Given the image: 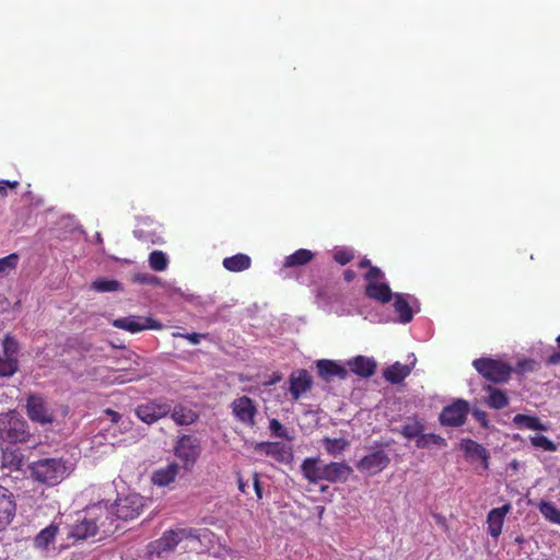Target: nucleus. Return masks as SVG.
<instances>
[{
	"label": "nucleus",
	"mask_w": 560,
	"mask_h": 560,
	"mask_svg": "<svg viewBox=\"0 0 560 560\" xmlns=\"http://www.w3.org/2000/svg\"><path fill=\"white\" fill-rule=\"evenodd\" d=\"M179 465L175 462L170 463L165 467L156 469L151 477L153 485L158 487H166L174 482L179 474Z\"/></svg>",
	"instance_id": "23"
},
{
	"label": "nucleus",
	"mask_w": 560,
	"mask_h": 560,
	"mask_svg": "<svg viewBox=\"0 0 560 560\" xmlns=\"http://www.w3.org/2000/svg\"><path fill=\"white\" fill-rule=\"evenodd\" d=\"M390 458L383 450H376L363 456L357 463V469L369 476H375L388 467Z\"/></svg>",
	"instance_id": "13"
},
{
	"label": "nucleus",
	"mask_w": 560,
	"mask_h": 560,
	"mask_svg": "<svg viewBox=\"0 0 560 560\" xmlns=\"http://www.w3.org/2000/svg\"><path fill=\"white\" fill-rule=\"evenodd\" d=\"M200 442L194 435L183 434L174 445V454L183 462V467L187 471L192 469L200 456Z\"/></svg>",
	"instance_id": "6"
},
{
	"label": "nucleus",
	"mask_w": 560,
	"mask_h": 560,
	"mask_svg": "<svg viewBox=\"0 0 560 560\" xmlns=\"http://www.w3.org/2000/svg\"><path fill=\"white\" fill-rule=\"evenodd\" d=\"M290 382V394L293 399L298 400L300 397L310 392L313 385L312 376L305 369L293 371L289 377Z\"/></svg>",
	"instance_id": "15"
},
{
	"label": "nucleus",
	"mask_w": 560,
	"mask_h": 560,
	"mask_svg": "<svg viewBox=\"0 0 560 560\" xmlns=\"http://www.w3.org/2000/svg\"><path fill=\"white\" fill-rule=\"evenodd\" d=\"M446 445L445 439L435 433L420 434L419 439L416 440V446L418 448H425L429 445Z\"/></svg>",
	"instance_id": "40"
},
{
	"label": "nucleus",
	"mask_w": 560,
	"mask_h": 560,
	"mask_svg": "<svg viewBox=\"0 0 560 560\" xmlns=\"http://www.w3.org/2000/svg\"><path fill=\"white\" fill-rule=\"evenodd\" d=\"M2 346H3V353L5 357H14L18 353V350H19L18 341L9 334L4 336Z\"/></svg>",
	"instance_id": "45"
},
{
	"label": "nucleus",
	"mask_w": 560,
	"mask_h": 560,
	"mask_svg": "<svg viewBox=\"0 0 560 560\" xmlns=\"http://www.w3.org/2000/svg\"><path fill=\"white\" fill-rule=\"evenodd\" d=\"M66 463L61 458L38 459L30 465L32 477L49 487L61 482L66 476Z\"/></svg>",
	"instance_id": "4"
},
{
	"label": "nucleus",
	"mask_w": 560,
	"mask_h": 560,
	"mask_svg": "<svg viewBox=\"0 0 560 560\" xmlns=\"http://www.w3.org/2000/svg\"><path fill=\"white\" fill-rule=\"evenodd\" d=\"M95 522L92 517H84L82 521L72 526L69 536L77 540L86 539L96 535Z\"/></svg>",
	"instance_id": "26"
},
{
	"label": "nucleus",
	"mask_w": 560,
	"mask_h": 560,
	"mask_svg": "<svg viewBox=\"0 0 560 560\" xmlns=\"http://www.w3.org/2000/svg\"><path fill=\"white\" fill-rule=\"evenodd\" d=\"M318 376L325 382H330L334 377L346 380L348 371L336 361L322 359L316 361Z\"/></svg>",
	"instance_id": "17"
},
{
	"label": "nucleus",
	"mask_w": 560,
	"mask_h": 560,
	"mask_svg": "<svg viewBox=\"0 0 560 560\" xmlns=\"http://www.w3.org/2000/svg\"><path fill=\"white\" fill-rule=\"evenodd\" d=\"M530 443L533 446L540 447L545 451L555 452L557 450V445L545 435L537 434L532 436Z\"/></svg>",
	"instance_id": "43"
},
{
	"label": "nucleus",
	"mask_w": 560,
	"mask_h": 560,
	"mask_svg": "<svg viewBox=\"0 0 560 560\" xmlns=\"http://www.w3.org/2000/svg\"><path fill=\"white\" fill-rule=\"evenodd\" d=\"M92 518L95 522L97 534L101 533L104 536H108L114 534L118 528V525L115 524L117 518L115 517L113 509L98 508V513Z\"/></svg>",
	"instance_id": "18"
},
{
	"label": "nucleus",
	"mask_w": 560,
	"mask_h": 560,
	"mask_svg": "<svg viewBox=\"0 0 560 560\" xmlns=\"http://www.w3.org/2000/svg\"><path fill=\"white\" fill-rule=\"evenodd\" d=\"M468 412L469 404L465 399H456L443 408L440 422L447 427H460L465 423Z\"/></svg>",
	"instance_id": "10"
},
{
	"label": "nucleus",
	"mask_w": 560,
	"mask_h": 560,
	"mask_svg": "<svg viewBox=\"0 0 560 560\" xmlns=\"http://www.w3.org/2000/svg\"><path fill=\"white\" fill-rule=\"evenodd\" d=\"M20 187L18 180H0V195L7 196L8 189L16 190Z\"/></svg>",
	"instance_id": "48"
},
{
	"label": "nucleus",
	"mask_w": 560,
	"mask_h": 560,
	"mask_svg": "<svg viewBox=\"0 0 560 560\" xmlns=\"http://www.w3.org/2000/svg\"><path fill=\"white\" fill-rule=\"evenodd\" d=\"M137 279L142 283H153L155 281V277L149 275H139Z\"/></svg>",
	"instance_id": "56"
},
{
	"label": "nucleus",
	"mask_w": 560,
	"mask_h": 560,
	"mask_svg": "<svg viewBox=\"0 0 560 560\" xmlns=\"http://www.w3.org/2000/svg\"><path fill=\"white\" fill-rule=\"evenodd\" d=\"M230 408L232 416L237 422L249 428L256 425L258 408L254 399L245 395L237 397L231 402Z\"/></svg>",
	"instance_id": "7"
},
{
	"label": "nucleus",
	"mask_w": 560,
	"mask_h": 560,
	"mask_svg": "<svg viewBox=\"0 0 560 560\" xmlns=\"http://www.w3.org/2000/svg\"><path fill=\"white\" fill-rule=\"evenodd\" d=\"M343 277L347 282H351L355 278V272L351 269H347L343 272Z\"/></svg>",
	"instance_id": "57"
},
{
	"label": "nucleus",
	"mask_w": 560,
	"mask_h": 560,
	"mask_svg": "<svg viewBox=\"0 0 560 560\" xmlns=\"http://www.w3.org/2000/svg\"><path fill=\"white\" fill-rule=\"evenodd\" d=\"M348 366L352 373L360 377H371L376 371V362L372 358L357 355L348 361Z\"/></svg>",
	"instance_id": "22"
},
{
	"label": "nucleus",
	"mask_w": 560,
	"mask_h": 560,
	"mask_svg": "<svg viewBox=\"0 0 560 560\" xmlns=\"http://www.w3.org/2000/svg\"><path fill=\"white\" fill-rule=\"evenodd\" d=\"M460 450L465 453L468 459H480L485 468L489 466L490 454L486 447L471 439H463L460 441Z\"/></svg>",
	"instance_id": "20"
},
{
	"label": "nucleus",
	"mask_w": 560,
	"mask_h": 560,
	"mask_svg": "<svg viewBox=\"0 0 560 560\" xmlns=\"http://www.w3.org/2000/svg\"><path fill=\"white\" fill-rule=\"evenodd\" d=\"M237 485H238V490L241 492H245L246 483L244 482V480L241 477L237 479Z\"/></svg>",
	"instance_id": "59"
},
{
	"label": "nucleus",
	"mask_w": 560,
	"mask_h": 560,
	"mask_svg": "<svg viewBox=\"0 0 560 560\" xmlns=\"http://www.w3.org/2000/svg\"><path fill=\"white\" fill-rule=\"evenodd\" d=\"M26 415L36 423L51 424L55 420L54 411L49 409L44 397L30 395L26 399Z\"/></svg>",
	"instance_id": "9"
},
{
	"label": "nucleus",
	"mask_w": 560,
	"mask_h": 560,
	"mask_svg": "<svg viewBox=\"0 0 560 560\" xmlns=\"http://www.w3.org/2000/svg\"><path fill=\"white\" fill-rule=\"evenodd\" d=\"M538 510L547 521L553 524H560V509H558L553 502L541 501L538 504Z\"/></svg>",
	"instance_id": "37"
},
{
	"label": "nucleus",
	"mask_w": 560,
	"mask_h": 560,
	"mask_svg": "<svg viewBox=\"0 0 560 560\" xmlns=\"http://www.w3.org/2000/svg\"><path fill=\"white\" fill-rule=\"evenodd\" d=\"M16 511L14 495L0 486V530H3L13 520Z\"/></svg>",
	"instance_id": "16"
},
{
	"label": "nucleus",
	"mask_w": 560,
	"mask_h": 560,
	"mask_svg": "<svg viewBox=\"0 0 560 560\" xmlns=\"http://www.w3.org/2000/svg\"><path fill=\"white\" fill-rule=\"evenodd\" d=\"M141 378V374L131 369L114 370L112 374L107 376V382L110 384H126L129 382L138 381Z\"/></svg>",
	"instance_id": "31"
},
{
	"label": "nucleus",
	"mask_w": 560,
	"mask_h": 560,
	"mask_svg": "<svg viewBox=\"0 0 560 560\" xmlns=\"http://www.w3.org/2000/svg\"><path fill=\"white\" fill-rule=\"evenodd\" d=\"M59 533V523L52 522L43 528L33 539V546L40 551H48L54 546Z\"/></svg>",
	"instance_id": "21"
},
{
	"label": "nucleus",
	"mask_w": 560,
	"mask_h": 560,
	"mask_svg": "<svg viewBox=\"0 0 560 560\" xmlns=\"http://www.w3.org/2000/svg\"><path fill=\"white\" fill-rule=\"evenodd\" d=\"M281 380H282V375L279 372H277V373H273L272 377L268 382H265L264 385H266V386L275 385L278 382H280Z\"/></svg>",
	"instance_id": "55"
},
{
	"label": "nucleus",
	"mask_w": 560,
	"mask_h": 560,
	"mask_svg": "<svg viewBox=\"0 0 560 560\" xmlns=\"http://www.w3.org/2000/svg\"><path fill=\"white\" fill-rule=\"evenodd\" d=\"M472 366L485 380L494 384L508 383L513 372L509 363L492 358L475 359Z\"/></svg>",
	"instance_id": "5"
},
{
	"label": "nucleus",
	"mask_w": 560,
	"mask_h": 560,
	"mask_svg": "<svg viewBox=\"0 0 560 560\" xmlns=\"http://www.w3.org/2000/svg\"><path fill=\"white\" fill-rule=\"evenodd\" d=\"M170 412V404L161 402L155 399L139 405L135 410L136 416L147 424H153L158 422L160 419L166 417Z\"/></svg>",
	"instance_id": "12"
},
{
	"label": "nucleus",
	"mask_w": 560,
	"mask_h": 560,
	"mask_svg": "<svg viewBox=\"0 0 560 560\" xmlns=\"http://www.w3.org/2000/svg\"><path fill=\"white\" fill-rule=\"evenodd\" d=\"M223 267L232 272H241L247 270L252 265V259L246 254H236L223 259Z\"/></svg>",
	"instance_id": "30"
},
{
	"label": "nucleus",
	"mask_w": 560,
	"mask_h": 560,
	"mask_svg": "<svg viewBox=\"0 0 560 560\" xmlns=\"http://www.w3.org/2000/svg\"><path fill=\"white\" fill-rule=\"evenodd\" d=\"M394 301V310L398 314L399 322L402 324H408L413 318V311L406 298L402 293H396L393 295Z\"/></svg>",
	"instance_id": "28"
},
{
	"label": "nucleus",
	"mask_w": 560,
	"mask_h": 560,
	"mask_svg": "<svg viewBox=\"0 0 560 560\" xmlns=\"http://www.w3.org/2000/svg\"><path fill=\"white\" fill-rule=\"evenodd\" d=\"M269 430L272 433V435L277 438L289 439L287 429L281 424V422L278 419L273 418L269 421Z\"/></svg>",
	"instance_id": "46"
},
{
	"label": "nucleus",
	"mask_w": 560,
	"mask_h": 560,
	"mask_svg": "<svg viewBox=\"0 0 560 560\" xmlns=\"http://www.w3.org/2000/svg\"><path fill=\"white\" fill-rule=\"evenodd\" d=\"M18 370V360L14 357H0V376H11Z\"/></svg>",
	"instance_id": "41"
},
{
	"label": "nucleus",
	"mask_w": 560,
	"mask_h": 560,
	"mask_svg": "<svg viewBox=\"0 0 560 560\" xmlns=\"http://www.w3.org/2000/svg\"><path fill=\"white\" fill-rule=\"evenodd\" d=\"M105 413L110 417V421L113 423H118L119 420L121 419V415L113 409H106Z\"/></svg>",
	"instance_id": "52"
},
{
	"label": "nucleus",
	"mask_w": 560,
	"mask_h": 560,
	"mask_svg": "<svg viewBox=\"0 0 560 560\" xmlns=\"http://www.w3.org/2000/svg\"><path fill=\"white\" fill-rule=\"evenodd\" d=\"M253 486H254L257 498L260 500L262 498V487H261V483L259 480V475L257 472H254Z\"/></svg>",
	"instance_id": "50"
},
{
	"label": "nucleus",
	"mask_w": 560,
	"mask_h": 560,
	"mask_svg": "<svg viewBox=\"0 0 560 560\" xmlns=\"http://www.w3.org/2000/svg\"><path fill=\"white\" fill-rule=\"evenodd\" d=\"M354 258V254L351 249L339 248L334 253V260L341 266L349 264Z\"/></svg>",
	"instance_id": "44"
},
{
	"label": "nucleus",
	"mask_w": 560,
	"mask_h": 560,
	"mask_svg": "<svg viewBox=\"0 0 560 560\" xmlns=\"http://www.w3.org/2000/svg\"><path fill=\"white\" fill-rule=\"evenodd\" d=\"M182 337L186 338L192 345H198L201 339V335L197 334V332L185 334V335H182Z\"/></svg>",
	"instance_id": "51"
},
{
	"label": "nucleus",
	"mask_w": 560,
	"mask_h": 560,
	"mask_svg": "<svg viewBox=\"0 0 560 560\" xmlns=\"http://www.w3.org/2000/svg\"><path fill=\"white\" fill-rule=\"evenodd\" d=\"M511 511V504L506 503L500 508L492 509L487 516L488 533L498 538L502 533L504 518Z\"/></svg>",
	"instance_id": "19"
},
{
	"label": "nucleus",
	"mask_w": 560,
	"mask_h": 560,
	"mask_svg": "<svg viewBox=\"0 0 560 560\" xmlns=\"http://www.w3.org/2000/svg\"><path fill=\"white\" fill-rule=\"evenodd\" d=\"M411 373V368L406 364H401L400 362H395L394 364L386 368L383 372V376L385 381L390 384H399L401 383L409 374Z\"/></svg>",
	"instance_id": "27"
},
{
	"label": "nucleus",
	"mask_w": 560,
	"mask_h": 560,
	"mask_svg": "<svg viewBox=\"0 0 560 560\" xmlns=\"http://www.w3.org/2000/svg\"><path fill=\"white\" fill-rule=\"evenodd\" d=\"M198 538L199 535L195 528L179 527L175 529H167L160 538L148 545V555L151 558L156 557L162 559L166 555L173 552L183 540Z\"/></svg>",
	"instance_id": "2"
},
{
	"label": "nucleus",
	"mask_w": 560,
	"mask_h": 560,
	"mask_svg": "<svg viewBox=\"0 0 560 560\" xmlns=\"http://www.w3.org/2000/svg\"><path fill=\"white\" fill-rule=\"evenodd\" d=\"M23 465V455L16 450L5 448L2 451V466L10 470H20Z\"/></svg>",
	"instance_id": "34"
},
{
	"label": "nucleus",
	"mask_w": 560,
	"mask_h": 560,
	"mask_svg": "<svg viewBox=\"0 0 560 560\" xmlns=\"http://www.w3.org/2000/svg\"><path fill=\"white\" fill-rule=\"evenodd\" d=\"M144 508V499L138 493H130L117 499L112 506L117 520L129 521L138 517Z\"/></svg>",
	"instance_id": "8"
},
{
	"label": "nucleus",
	"mask_w": 560,
	"mask_h": 560,
	"mask_svg": "<svg viewBox=\"0 0 560 560\" xmlns=\"http://www.w3.org/2000/svg\"><path fill=\"white\" fill-rule=\"evenodd\" d=\"M358 266H359V268H368V267L370 268V267H372V266H371V260H370V259H368V258L362 259V260L359 262V265H358Z\"/></svg>",
	"instance_id": "58"
},
{
	"label": "nucleus",
	"mask_w": 560,
	"mask_h": 560,
	"mask_svg": "<svg viewBox=\"0 0 560 560\" xmlns=\"http://www.w3.org/2000/svg\"><path fill=\"white\" fill-rule=\"evenodd\" d=\"M254 450L283 464L290 463L293 458L291 447L281 442H259Z\"/></svg>",
	"instance_id": "14"
},
{
	"label": "nucleus",
	"mask_w": 560,
	"mask_h": 560,
	"mask_svg": "<svg viewBox=\"0 0 560 560\" xmlns=\"http://www.w3.org/2000/svg\"><path fill=\"white\" fill-rule=\"evenodd\" d=\"M558 346L560 347V335L556 338Z\"/></svg>",
	"instance_id": "61"
},
{
	"label": "nucleus",
	"mask_w": 560,
	"mask_h": 560,
	"mask_svg": "<svg viewBox=\"0 0 560 560\" xmlns=\"http://www.w3.org/2000/svg\"><path fill=\"white\" fill-rule=\"evenodd\" d=\"M483 389L489 393L486 404L490 408L500 410L509 405V397L503 390L493 387L492 385H486L483 386Z\"/></svg>",
	"instance_id": "29"
},
{
	"label": "nucleus",
	"mask_w": 560,
	"mask_h": 560,
	"mask_svg": "<svg viewBox=\"0 0 560 560\" xmlns=\"http://www.w3.org/2000/svg\"><path fill=\"white\" fill-rule=\"evenodd\" d=\"M547 363L551 365H557L560 363V352H553L551 355L548 357Z\"/></svg>",
	"instance_id": "54"
},
{
	"label": "nucleus",
	"mask_w": 560,
	"mask_h": 560,
	"mask_svg": "<svg viewBox=\"0 0 560 560\" xmlns=\"http://www.w3.org/2000/svg\"><path fill=\"white\" fill-rule=\"evenodd\" d=\"M384 275L378 267L372 266L365 275V279L369 282H377L378 278H382Z\"/></svg>",
	"instance_id": "49"
},
{
	"label": "nucleus",
	"mask_w": 560,
	"mask_h": 560,
	"mask_svg": "<svg viewBox=\"0 0 560 560\" xmlns=\"http://www.w3.org/2000/svg\"><path fill=\"white\" fill-rule=\"evenodd\" d=\"M323 446L329 455L338 456L349 446V441L343 438H324Z\"/></svg>",
	"instance_id": "35"
},
{
	"label": "nucleus",
	"mask_w": 560,
	"mask_h": 560,
	"mask_svg": "<svg viewBox=\"0 0 560 560\" xmlns=\"http://www.w3.org/2000/svg\"><path fill=\"white\" fill-rule=\"evenodd\" d=\"M168 259L162 250H153L149 256V266L155 271H163L167 268Z\"/></svg>",
	"instance_id": "39"
},
{
	"label": "nucleus",
	"mask_w": 560,
	"mask_h": 560,
	"mask_svg": "<svg viewBox=\"0 0 560 560\" xmlns=\"http://www.w3.org/2000/svg\"><path fill=\"white\" fill-rule=\"evenodd\" d=\"M474 416L483 427L488 425L486 412H483V411H475Z\"/></svg>",
	"instance_id": "53"
},
{
	"label": "nucleus",
	"mask_w": 560,
	"mask_h": 560,
	"mask_svg": "<svg viewBox=\"0 0 560 560\" xmlns=\"http://www.w3.org/2000/svg\"><path fill=\"white\" fill-rule=\"evenodd\" d=\"M537 362L532 359H526L517 362L515 368V372L518 374H524L526 372H532L536 369Z\"/></svg>",
	"instance_id": "47"
},
{
	"label": "nucleus",
	"mask_w": 560,
	"mask_h": 560,
	"mask_svg": "<svg viewBox=\"0 0 560 560\" xmlns=\"http://www.w3.org/2000/svg\"><path fill=\"white\" fill-rule=\"evenodd\" d=\"M327 489H328V487H327V486H322V487H320V491H322V492H325Z\"/></svg>",
	"instance_id": "60"
},
{
	"label": "nucleus",
	"mask_w": 560,
	"mask_h": 560,
	"mask_svg": "<svg viewBox=\"0 0 560 560\" xmlns=\"http://www.w3.org/2000/svg\"><path fill=\"white\" fill-rule=\"evenodd\" d=\"M171 418L177 425H190L199 419L198 412L191 408L178 404L174 408L171 407Z\"/></svg>",
	"instance_id": "25"
},
{
	"label": "nucleus",
	"mask_w": 560,
	"mask_h": 560,
	"mask_svg": "<svg viewBox=\"0 0 560 560\" xmlns=\"http://www.w3.org/2000/svg\"><path fill=\"white\" fill-rule=\"evenodd\" d=\"M19 255L13 253L3 258H0V276L7 275L18 267Z\"/></svg>",
	"instance_id": "42"
},
{
	"label": "nucleus",
	"mask_w": 560,
	"mask_h": 560,
	"mask_svg": "<svg viewBox=\"0 0 560 560\" xmlns=\"http://www.w3.org/2000/svg\"><path fill=\"white\" fill-rule=\"evenodd\" d=\"M314 258L310 249L301 248L285 257L283 266L287 268L299 267L308 264Z\"/></svg>",
	"instance_id": "32"
},
{
	"label": "nucleus",
	"mask_w": 560,
	"mask_h": 560,
	"mask_svg": "<svg viewBox=\"0 0 560 560\" xmlns=\"http://www.w3.org/2000/svg\"><path fill=\"white\" fill-rule=\"evenodd\" d=\"M513 423L520 429L525 428V429L538 430V431L546 430V427L542 424L540 419L536 416L517 413L513 418Z\"/></svg>",
	"instance_id": "33"
},
{
	"label": "nucleus",
	"mask_w": 560,
	"mask_h": 560,
	"mask_svg": "<svg viewBox=\"0 0 560 560\" xmlns=\"http://www.w3.org/2000/svg\"><path fill=\"white\" fill-rule=\"evenodd\" d=\"M32 434L26 420L15 410L0 415V439L10 444L26 443Z\"/></svg>",
	"instance_id": "3"
},
{
	"label": "nucleus",
	"mask_w": 560,
	"mask_h": 560,
	"mask_svg": "<svg viewBox=\"0 0 560 560\" xmlns=\"http://www.w3.org/2000/svg\"><path fill=\"white\" fill-rule=\"evenodd\" d=\"M301 471L310 483H317L320 480L335 483L346 481L352 472V468L343 462L320 465L319 458L307 457L301 464Z\"/></svg>",
	"instance_id": "1"
},
{
	"label": "nucleus",
	"mask_w": 560,
	"mask_h": 560,
	"mask_svg": "<svg viewBox=\"0 0 560 560\" xmlns=\"http://www.w3.org/2000/svg\"><path fill=\"white\" fill-rule=\"evenodd\" d=\"M424 425L417 418H409L400 429V434L407 439H419L420 434L423 432Z\"/></svg>",
	"instance_id": "36"
},
{
	"label": "nucleus",
	"mask_w": 560,
	"mask_h": 560,
	"mask_svg": "<svg viewBox=\"0 0 560 560\" xmlns=\"http://www.w3.org/2000/svg\"><path fill=\"white\" fill-rule=\"evenodd\" d=\"M365 295L383 304L388 303L393 299V292L387 283L369 282L365 287Z\"/></svg>",
	"instance_id": "24"
},
{
	"label": "nucleus",
	"mask_w": 560,
	"mask_h": 560,
	"mask_svg": "<svg viewBox=\"0 0 560 560\" xmlns=\"http://www.w3.org/2000/svg\"><path fill=\"white\" fill-rule=\"evenodd\" d=\"M92 289L97 292H115L122 290V285L114 279L98 278L93 281Z\"/></svg>",
	"instance_id": "38"
},
{
	"label": "nucleus",
	"mask_w": 560,
	"mask_h": 560,
	"mask_svg": "<svg viewBox=\"0 0 560 560\" xmlns=\"http://www.w3.org/2000/svg\"><path fill=\"white\" fill-rule=\"evenodd\" d=\"M113 326L131 334H137L147 329L160 330L163 327L160 322L145 316L120 317L113 322Z\"/></svg>",
	"instance_id": "11"
}]
</instances>
